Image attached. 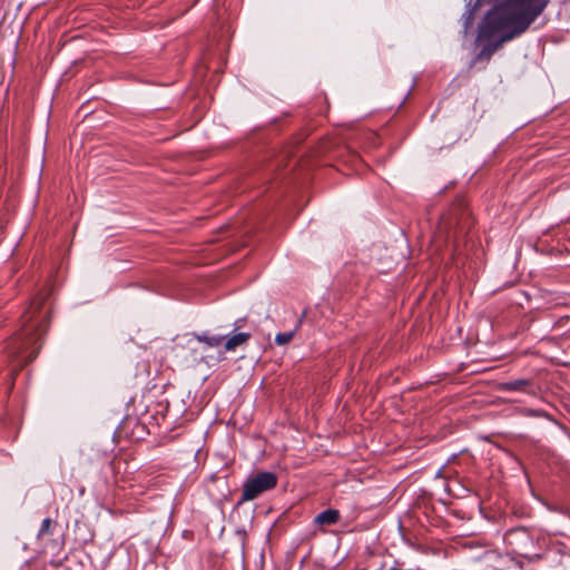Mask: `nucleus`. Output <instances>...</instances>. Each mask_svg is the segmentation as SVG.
Masks as SVG:
<instances>
[{
  "label": "nucleus",
  "instance_id": "nucleus-1",
  "mask_svg": "<svg viewBox=\"0 0 570 570\" xmlns=\"http://www.w3.org/2000/svg\"><path fill=\"white\" fill-rule=\"evenodd\" d=\"M525 7V0H503L485 16L478 37L480 41L489 42L480 53L482 58L489 59L503 42L528 29L532 22L527 23L522 30L515 22Z\"/></svg>",
  "mask_w": 570,
  "mask_h": 570
},
{
  "label": "nucleus",
  "instance_id": "nucleus-2",
  "mask_svg": "<svg viewBox=\"0 0 570 570\" xmlns=\"http://www.w3.org/2000/svg\"><path fill=\"white\" fill-rule=\"evenodd\" d=\"M277 478L272 472H262L246 481L243 489L242 500L250 501L264 491L275 488Z\"/></svg>",
  "mask_w": 570,
  "mask_h": 570
},
{
  "label": "nucleus",
  "instance_id": "nucleus-3",
  "mask_svg": "<svg viewBox=\"0 0 570 570\" xmlns=\"http://www.w3.org/2000/svg\"><path fill=\"white\" fill-rule=\"evenodd\" d=\"M527 1V9L519 16L518 20L515 21L518 26H520L521 30L527 26L529 22H533L535 18L543 11L546 8L548 0H525Z\"/></svg>",
  "mask_w": 570,
  "mask_h": 570
},
{
  "label": "nucleus",
  "instance_id": "nucleus-4",
  "mask_svg": "<svg viewBox=\"0 0 570 570\" xmlns=\"http://www.w3.org/2000/svg\"><path fill=\"white\" fill-rule=\"evenodd\" d=\"M249 333H236L233 336L226 338L225 341V351L233 352L238 346L244 345L249 340Z\"/></svg>",
  "mask_w": 570,
  "mask_h": 570
},
{
  "label": "nucleus",
  "instance_id": "nucleus-5",
  "mask_svg": "<svg viewBox=\"0 0 570 570\" xmlns=\"http://www.w3.org/2000/svg\"><path fill=\"white\" fill-rule=\"evenodd\" d=\"M340 519V513L337 510H333V509H328L322 513H320L316 519H315V522L316 523H320V524H334L338 521Z\"/></svg>",
  "mask_w": 570,
  "mask_h": 570
},
{
  "label": "nucleus",
  "instance_id": "nucleus-6",
  "mask_svg": "<svg viewBox=\"0 0 570 570\" xmlns=\"http://www.w3.org/2000/svg\"><path fill=\"white\" fill-rule=\"evenodd\" d=\"M197 340L199 342H204L206 343L207 345L209 346H219L223 341L225 340V337L223 336H212V337H207V336H197Z\"/></svg>",
  "mask_w": 570,
  "mask_h": 570
},
{
  "label": "nucleus",
  "instance_id": "nucleus-7",
  "mask_svg": "<svg viewBox=\"0 0 570 570\" xmlns=\"http://www.w3.org/2000/svg\"><path fill=\"white\" fill-rule=\"evenodd\" d=\"M293 337H294L293 332L278 333L275 337V342L278 345H285V344L289 343L293 340Z\"/></svg>",
  "mask_w": 570,
  "mask_h": 570
},
{
  "label": "nucleus",
  "instance_id": "nucleus-8",
  "mask_svg": "<svg viewBox=\"0 0 570 570\" xmlns=\"http://www.w3.org/2000/svg\"><path fill=\"white\" fill-rule=\"evenodd\" d=\"M527 384L524 380H515L504 384V389L515 391L521 390Z\"/></svg>",
  "mask_w": 570,
  "mask_h": 570
},
{
  "label": "nucleus",
  "instance_id": "nucleus-9",
  "mask_svg": "<svg viewBox=\"0 0 570 570\" xmlns=\"http://www.w3.org/2000/svg\"><path fill=\"white\" fill-rule=\"evenodd\" d=\"M50 527H51V520L50 519H45L41 523V528H40V534H47L50 532Z\"/></svg>",
  "mask_w": 570,
  "mask_h": 570
}]
</instances>
